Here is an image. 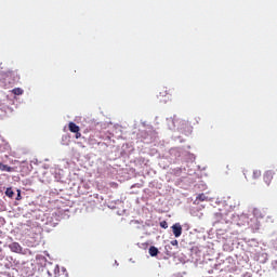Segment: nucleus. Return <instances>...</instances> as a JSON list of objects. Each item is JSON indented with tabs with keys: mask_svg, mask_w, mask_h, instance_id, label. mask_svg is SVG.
Returning <instances> with one entry per match:
<instances>
[{
	"mask_svg": "<svg viewBox=\"0 0 277 277\" xmlns=\"http://www.w3.org/2000/svg\"><path fill=\"white\" fill-rule=\"evenodd\" d=\"M171 228L174 237L179 238L181 235H183V226H181V223L173 224Z\"/></svg>",
	"mask_w": 277,
	"mask_h": 277,
	"instance_id": "nucleus-3",
	"label": "nucleus"
},
{
	"mask_svg": "<svg viewBox=\"0 0 277 277\" xmlns=\"http://www.w3.org/2000/svg\"><path fill=\"white\" fill-rule=\"evenodd\" d=\"M197 200H200L201 202H205L207 200V196L205 194H200L197 196Z\"/></svg>",
	"mask_w": 277,
	"mask_h": 277,
	"instance_id": "nucleus-12",
	"label": "nucleus"
},
{
	"mask_svg": "<svg viewBox=\"0 0 277 277\" xmlns=\"http://www.w3.org/2000/svg\"><path fill=\"white\" fill-rule=\"evenodd\" d=\"M0 170L1 172H14V168L3 164L2 162H0Z\"/></svg>",
	"mask_w": 277,
	"mask_h": 277,
	"instance_id": "nucleus-6",
	"label": "nucleus"
},
{
	"mask_svg": "<svg viewBox=\"0 0 277 277\" xmlns=\"http://www.w3.org/2000/svg\"><path fill=\"white\" fill-rule=\"evenodd\" d=\"M171 246H179V240H172Z\"/></svg>",
	"mask_w": 277,
	"mask_h": 277,
	"instance_id": "nucleus-17",
	"label": "nucleus"
},
{
	"mask_svg": "<svg viewBox=\"0 0 277 277\" xmlns=\"http://www.w3.org/2000/svg\"><path fill=\"white\" fill-rule=\"evenodd\" d=\"M3 252V249L0 248V261H3V259H5V255L1 254Z\"/></svg>",
	"mask_w": 277,
	"mask_h": 277,
	"instance_id": "nucleus-15",
	"label": "nucleus"
},
{
	"mask_svg": "<svg viewBox=\"0 0 277 277\" xmlns=\"http://www.w3.org/2000/svg\"><path fill=\"white\" fill-rule=\"evenodd\" d=\"M251 179H253V181H256V179H261V170H253Z\"/></svg>",
	"mask_w": 277,
	"mask_h": 277,
	"instance_id": "nucleus-7",
	"label": "nucleus"
},
{
	"mask_svg": "<svg viewBox=\"0 0 277 277\" xmlns=\"http://www.w3.org/2000/svg\"><path fill=\"white\" fill-rule=\"evenodd\" d=\"M76 133V140H79L81 137V132L78 131V132H75Z\"/></svg>",
	"mask_w": 277,
	"mask_h": 277,
	"instance_id": "nucleus-16",
	"label": "nucleus"
},
{
	"mask_svg": "<svg viewBox=\"0 0 277 277\" xmlns=\"http://www.w3.org/2000/svg\"><path fill=\"white\" fill-rule=\"evenodd\" d=\"M276 172H274V170H268L265 171L264 175H263V181L266 185H272V181H274V176H275Z\"/></svg>",
	"mask_w": 277,
	"mask_h": 277,
	"instance_id": "nucleus-2",
	"label": "nucleus"
},
{
	"mask_svg": "<svg viewBox=\"0 0 277 277\" xmlns=\"http://www.w3.org/2000/svg\"><path fill=\"white\" fill-rule=\"evenodd\" d=\"M16 200H21V190H17V198Z\"/></svg>",
	"mask_w": 277,
	"mask_h": 277,
	"instance_id": "nucleus-18",
	"label": "nucleus"
},
{
	"mask_svg": "<svg viewBox=\"0 0 277 277\" xmlns=\"http://www.w3.org/2000/svg\"><path fill=\"white\" fill-rule=\"evenodd\" d=\"M5 196H8V198H14V190H12V187L6 188Z\"/></svg>",
	"mask_w": 277,
	"mask_h": 277,
	"instance_id": "nucleus-11",
	"label": "nucleus"
},
{
	"mask_svg": "<svg viewBox=\"0 0 277 277\" xmlns=\"http://www.w3.org/2000/svg\"><path fill=\"white\" fill-rule=\"evenodd\" d=\"M12 94H15V96H21L23 94V89L15 88L12 90Z\"/></svg>",
	"mask_w": 277,
	"mask_h": 277,
	"instance_id": "nucleus-10",
	"label": "nucleus"
},
{
	"mask_svg": "<svg viewBox=\"0 0 277 277\" xmlns=\"http://www.w3.org/2000/svg\"><path fill=\"white\" fill-rule=\"evenodd\" d=\"M251 172L250 169H243L245 179H248V173Z\"/></svg>",
	"mask_w": 277,
	"mask_h": 277,
	"instance_id": "nucleus-14",
	"label": "nucleus"
},
{
	"mask_svg": "<svg viewBox=\"0 0 277 277\" xmlns=\"http://www.w3.org/2000/svg\"><path fill=\"white\" fill-rule=\"evenodd\" d=\"M149 254H150V256H157V254H159V249H157V247H155V246H151L149 248Z\"/></svg>",
	"mask_w": 277,
	"mask_h": 277,
	"instance_id": "nucleus-8",
	"label": "nucleus"
},
{
	"mask_svg": "<svg viewBox=\"0 0 277 277\" xmlns=\"http://www.w3.org/2000/svg\"><path fill=\"white\" fill-rule=\"evenodd\" d=\"M9 248L11 252H15L16 254L23 253V247H21V243L18 242H12L11 245H9Z\"/></svg>",
	"mask_w": 277,
	"mask_h": 277,
	"instance_id": "nucleus-4",
	"label": "nucleus"
},
{
	"mask_svg": "<svg viewBox=\"0 0 277 277\" xmlns=\"http://www.w3.org/2000/svg\"><path fill=\"white\" fill-rule=\"evenodd\" d=\"M168 94H170V90H168V88L163 87L162 89H160V92H159L160 97L168 96Z\"/></svg>",
	"mask_w": 277,
	"mask_h": 277,
	"instance_id": "nucleus-9",
	"label": "nucleus"
},
{
	"mask_svg": "<svg viewBox=\"0 0 277 277\" xmlns=\"http://www.w3.org/2000/svg\"><path fill=\"white\" fill-rule=\"evenodd\" d=\"M48 276H50V277H68V273H66V269H63L61 273L60 266L54 265L48 269Z\"/></svg>",
	"mask_w": 277,
	"mask_h": 277,
	"instance_id": "nucleus-1",
	"label": "nucleus"
},
{
	"mask_svg": "<svg viewBox=\"0 0 277 277\" xmlns=\"http://www.w3.org/2000/svg\"><path fill=\"white\" fill-rule=\"evenodd\" d=\"M68 129L70 133H78V131H81V128H79V126H77L75 122H69Z\"/></svg>",
	"mask_w": 277,
	"mask_h": 277,
	"instance_id": "nucleus-5",
	"label": "nucleus"
},
{
	"mask_svg": "<svg viewBox=\"0 0 277 277\" xmlns=\"http://www.w3.org/2000/svg\"><path fill=\"white\" fill-rule=\"evenodd\" d=\"M160 226L161 228H168V222L167 221L160 222Z\"/></svg>",
	"mask_w": 277,
	"mask_h": 277,
	"instance_id": "nucleus-13",
	"label": "nucleus"
}]
</instances>
